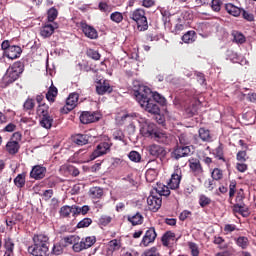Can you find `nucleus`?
<instances>
[{
  "mask_svg": "<svg viewBox=\"0 0 256 256\" xmlns=\"http://www.w3.org/2000/svg\"><path fill=\"white\" fill-rule=\"evenodd\" d=\"M4 247H5V252H14V247H15V244L14 242H12V239L11 238H7L5 239V243H4Z\"/></svg>",
  "mask_w": 256,
  "mask_h": 256,
  "instance_id": "obj_56",
  "label": "nucleus"
},
{
  "mask_svg": "<svg viewBox=\"0 0 256 256\" xmlns=\"http://www.w3.org/2000/svg\"><path fill=\"white\" fill-rule=\"evenodd\" d=\"M189 144H191V138L187 133H182L178 136V143L176 144V146L189 147Z\"/></svg>",
  "mask_w": 256,
  "mask_h": 256,
  "instance_id": "obj_35",
  "label": "nucleus"
},
{
  "mask_svg": "<svg viewBox=\"0 0 256 256\" xmlns=\"http://www.w3.org/2000/svg\"><path fill=\"white\" fill-rule=\"evenodd\" d=\"M222 5V0H212V2H210V8L213 12H221Z\"/></svg>",
  "mask_w": 256,
  "mask_h": 256,
  "instance_id": "obj_49",
  "label": "nucleus"
},
{
  "mask_svg": "<svg viewBox=\"0 0 256 256\" xmlns=\"http://www.w3.org/2000/svg\"><path fill=\"white\" fill-rule=\"evenodd\" d=\"M33 244L28 247V253L32 256H49L51 251L49 247L51 243L49 242V237L45 234L39 233L32 237Z\"/></svg>",
  "mask_w": 256,
  "mask_h": 256,
  "instance_id": "obj_2",
  "label": "nucleus"
},
{
  "mask_svg": "<svg viewBox=\"0 0 256 256\" xmlns=\"http://www.w3.org/2000/svg\"><path fill=\"white\" fill-rule=\"evenodd\" d=\"M123 13L116 11L110 14V20L115 24H121L123 22Z\"/></svg>",
  "mask_w": 256,
  "mask_h": 256,
  "instance_id": "obj_46",
  "label": "nucleus"
},
{
  "mask_svg": "<svg viewBox=\"0 0 256 256\" xmlns=\"http://www.w3.org/2000/svg\"><path fill=\"white\" fill-rule=\"evenodd\" d=\"M78 101H79V94H77L76 92H73L67 97L66 105H64V107L61 109V112L63 114H68L70 111H73L76 108Z\"/></svg>",
  "mask_w": 256,
  "mask_h": 256,
  "instance_id": "obj_8",
  "label": "nucleus"
},
{
  "mask_svg": "<svg viewBox=\"0 0 256 256\" xmlns=\"http://www.w3.org/2000/svg\"><path fill=\"white\" fill-rule=\"evenodd\" d=\"M141 256H160V252L156 247H152L142 252Z\"/></svg>",
  "mask_w": 256,
  "mask_h": 256,
  "instance_id": "obj_50",
  "label": "nucleus"
},
{
  "mask_svg": "<svg viewBox=\"0 0 256 256\" xmlns=\"http://www.w3.org/2000/svg\"><path fill=\"white\" fill-rule=\"evenodd\" d=\"M127 221L130 222L132 226H140L144 222V217L140 212H137L134 215H128Z\"/></svg>",
  "mask_w": 256,
  "mask_h": 256,
  "instance_id": "obj_24",
  "label": "nucleus"
},
{
  "mask_svg": "<svg viewBox=\"0 0 256 256\" xmlns=\"http://www.w3.org/2000/svg\"><path fill=\"white\" fill-rule=\"evenodd\" d=\"M190 172L195 176H199L204 173V168H202L201 161L198 158L190 157L188 159Z\"/></svg>",
  "mask_w": 256,
  "mask_h": 256,
  "instance_id": "obj_13",
  "label": "nucleus"
},
{
  "mask_svg": "<svg viewBox=\"0 0 256 256\" xmlns=\"http://www.w3.org/2000/svg\"><path fill=\"white\" fill-rule=\"evenodd\" d=\"M182 42L185 44H191L194 43L197 40V33L193 30H190L183 34L181 38Z\"/></svg>",
  "mask_w": 256,
  "mask_h": 256,
  "instance_id": "obj_32",
  "label": "nucleus"
},
{
  "mask_svg": "<svg viewBox=\"0 0 256 256\" xmlns=\"http://www.w3.org/2000/svg\"><path fill=\"white\" fill-rule=\"evenodd\" d=\"M36 115H38V117H51L49 115L48 104H39L38 107H36Z\"/></svg>",
  "mask_w": 256,
  "mask_h": 256,
  "instance_id": "obj_34",
  "label": "nucleus"
},
{
  "mask_svg": "<svg viewBox=\"0 0 256 256\" xmlns=\"http://www.w3.org/2000/svg\"><path fill=\"white\" fill-rule=\"evenodd\" d=\"M244 199H245V196L243 195V190L240 189L239 192H237L235 205H245V203L243 202Z\"/></svg>",
  "mask_w": 256,
  "mask_h": 256,
  "instance_id": "obj_62",
  "label": "nucleus"
},
{
  "mask_svg": "<svg viewBox=\"0 0 256 256\" xmlns=\"http://www.w3.org/2000/svg\"><path fill=\"white\" fill-rule=\"evenodd\" d=\"M58 18V10L56 8H50L48 10V21L53 22Z\"/></svg>",
  "mask_w": 256,
  "mask_h": 256,
  "instance_id": "obj_57",
  "label": "nucleus"
},
{
  "mask_svg": "<svg viewBox=\"0 0 256 256\" xmlns=\"http://www.w3.org/2000/svg\"><path fill=\"white\" fill-rule=\"evenodd\" d=\"M174 239H175V233L172 231H166L161 238L162 245H164V247H168L170 246V241L171 240L174 241Z\"/></svg>",
  "mask_w": 256,
  "mask_h": 256,
  "instance_id": "obj_39",
  "label": "nucleus"
},
{
  "mask_svg": "<svg viewBox=\"0 0 256 256\" xmlns=\"http://www.w3.org/2000/svg\"><path fill=\"white\" fill-rule=\"evenodd\" d=\"M90 225H92V219L84 218L82 221H79V224H77V228H88Z\"/></svg>",
  "mask_w": 256,
  "mask_h": 256,
  "instance_id": "obj_59",
  "label": "nucleus"
},
{
  "mask_svg": "<svg viewBox=\"0 0 256 256\" xmlns=\"http://www.w3.org/2000/svg\"><path fill=\"white\" fill-rule=\"evenodd\" d=\"M134 97L141 108H144L145 111L154 115L160 113V107L155 103L161 106L167 104V100L163 95L158 92H152L148 86L144 85L138 86V89L134 91Z\"/></svg>",
  "mask_w": 256,
  "mask_h": 256,
  "instance_id": "obj_1",
  "label": "nucleus"
},
{
  "mask_svg": "<svg viewBox=\"0 0 256 256\" xmlns=\"http://www.w3.org/2000/svg\"><path fill=\"white\" fill-rule=\"evenodd\" d=\"M222 178H223L222 170L219 169V168L213 169V171H212V179L215 180V181H219V180H222Z\"/></svg>",
  "mask_w": 256,
  "mask_h": 256,
  "instance_id": "obj_58",
  "label": "nucleus"
},
{
  "mask_svg": "<svg viewBox=\"0 0 256 256\" xmlns=\"http://www.w3.org/2000/svg\"><path fill=\"white\" fill-rule=\"evenodd\" d=\"M198 101L192 102L185 108L186 117L191 118L198 114Z\"/></svg>",
  "mask_w": 256,
  "mask_h": 256,
  "instance_id": "obj_29",
  "label": "nucleus"
},
{
  "mask_svg": "<svg viewBox=\"0 0 256 256\" xmlns=\"http://www.w3.org/2000/svg\"><path fill=\"white\" fill-rule=\"evenodd\" d=\"M242 18L246 20L249 23L255 22V15L252 14L249 11L243 10V13H241Z\"/></svg>",
  "mask_w": 256,
  "mask_h": 256,
  "instance_id": "obj_53",
  "label": "nucleus"
},
{
  "mask_svg": "<svg viewBox=\"0 0 256 256\" xmlns=\"http://www.w3.org/2000/svg\"><path fill=\"white\" fill-rule=\"evenodd\" d=\"M56 97H58V88L52 83L46 93V100H48L49 103H55Z\"/></svg>",
  "mask_w": 256,
  "mask_h": 256,
  "instance_id": "obj_31",
  "label": "nucleus"
},
{
  "mask_svg": "<svg viewBox=\"0 0 256 256\" xmlns=\"http://www.w3.org/2000/svg\"><path fill=\"white\" fill-rule=\"evenodd\" d=\"M224 9L227 13H229V15H232L233 17H239L243 13V11H245L244 8H238L232 3H227L224 6Z\"/></svg>",
  "mask_w": 256,
  "mask_h": 256,
  "instance_id": "obj_22",
  "label": "nucleus"
},
{
  "mask_svg": "<svg viewBox=\"0 0 256 256\" xmlns=\"http://www.w3.org/2000/svg\"><path fill=\"white\" fill-rule=\"evenodd\" d=\"M20 148L21 146L17 141H9L6 143V146H5L6 152H8V154L11 156L16 155Z\"/></svg>",
  "mask_w": 256,
  "mask_h": 256,
  "instance_id": "obj_26",
  "label": "nucleus"
},
{
  "mask_svg": "<svg viewBox=\"0 0 256 256\" xmlns=\"http://www.w3.org/2000/svg\"><path fill=\"white\" fill-rule=\"evenodd\" d=\"M232 211L234 214H240L244 218H248L250 215L249 209L245 207V204H234L232 207Z\"/></svg>",
  "mask_w": 256,
  "mask_h": 256,
  "instance_id": "obj_25",
  "label": "nucleus"
},
{
  "mask_svg": "<svg viewBox=\"0 0 256 256\" xmlns=\"http://www.w3.org/2000/svg\"><path fill=\"white\" fill-rule=\"evenodd\" d=\"M79 240L80 238L78 236H67L63 238V241L66 245H75Z\"/></svg>",
  "mask_w": 256,
  "mask_h": 256,
  "instance_id": "obj_54",
  "label": "nucleus"
},
{
  "mask_svg": "<svg viewBox=\"0 0 256 256\" xmlns=\"http://www.w3.org/2000/svg\"><path fill=\"white\" fill-rule=\"evenodd\" d=\"M98 10H100L101 13L109 15L110 12L113 11V6L109 5L105 1H101L100 3H98Z\"/></svg>",
  "mask_w": 256,
  "mask_h": 256,
  "instance_id": "obj_41",
  "label": "nucleus"
},
{
  "mask_svg": "<svg viewBox=\"0 0 256 256\" xmlns=\"http://www.w3.org/2000/svg\"><path fill=\"white\" fill-rule=\"evenodd\" d=\"M236 193V182L232 181L229 185V199L232 200L233 197H235Z\"/></svg>",
  "mask_w": 256,
  "mask_h": 256,
  "instance_id": "obj_63",
  "label": "nucleus"
},
{
  "mask_svg": "<svg viewBox=\"0 0 256 256\" xmlns=\"http://www.w3.org/2000/svg\"><path fill=\"white\" fill-rule=\"evenodd\" d=\"M64 247H65V245H63L62 242L54 243L52 251H50V253H52V255H56V256L62 255Z\"/></svg>",
  "mask_w": 256,
  "mask_h": 256,
  "instance_id": "obj_44",
  "label": "nucleus"
},
{
  "mask_svg": "<svg viewBox=\"0 0 256 256\" xmlns=\"http://www.w3.org/2000/svg\"><path fill=\"white\" fill-rule=\"evenodd\" d=\"M45 175H46V168L41 165L33 166L29 174L30 178L35 180H42L45 178Z\"/></svg>",
  "mask_w": 256,
  "mask_h": 256,
  "instance_id": "obj_15",
  "label": "nucleus"
},
{
  "mask_svg": "<svg viewBox=\"0 0 256 256\" xmlns=\"http://www.w3.org/2000/svg\"><path fill=\"white\" fill-rule=\"evenodd\" d=\"M113 221V218L108 215H101L100 218H98V226H109V224Z\"/></svg>",
  "mask_w": 256,
  "mask_h": 256,
  "instance_id": "obj_48",
  "label": "nucleus"
},
{
  "mask_svg": "<svg viewBox=\"0 0 256 256\" xmlns=\"http://www.w3.org/2000/svg\"><path fill=\"white\" fill-rule=\"evenodd\" d=\"M199 137L202 139V141L209 142L211 141V132L208 129L200 128Z\"/></svg>",
  "mask_w": 256,
  "mask_h": 256,
  "instance_id": "obj_47",
  "label": "nucleus"
},
{
  "mask_svg": "<svg viewBox=\"0 0 256 256\" xmlns=\"http://www.w3.org/2000/svg\"><path fill=\"white\" fill-rule=\"evenodd\" d=\"M26 177L27 174L26 173H20L18 174V176H16V178L14 179V185L18 188V189H22L25 187L26 184Z\"/></svg>",
  "mask_w": 256,
  "mask_h": 256,
  "instance_id": "obj_37",
  "label": "nucleus"
},
{
  "mask_svg": "<svg viewBox=\"0 0 256 256\" xmlns=\"http://www.w3.org/2000/svg\"><path fill=\"white\" fill-rule=\"evenodd\" d=\"M88 194L90 195L91 199H101L104 195V191L100 187H92L88 191Z\"/></svg>",
  "mask_w": 256,
  "mask_h": 256,
  "instance_id": "obj_36",
  "label": "nucleus"
},
{
  "mask_svg": "<svg viewBox=\"0 0 256 256\" xmlns=\"http://www.w3.org/2000/svg\"><path fill=\"white\" fill-rule=\"evenodd\" d=\"M87 57H90L93 60H100V54L96 50L88 49L87 50Z\"/></svg>",
  "mask_w": 256,
  "mask_h": 256,
  "instance_id": "obj_60",
  "label": "nucleus"
},
{
  "mask_svg": "<svg viewBox=\"0 0 256 256\" xmlns=\"http://www.w3.org/2000/svg\"><path fill=\"white\" fill-rule=\"evenodd\" d=\"M82 31L84 36L91 40H96L99 37L97 30L93 26H90L86 23H82Z\"/></svg>",
  "mask_w": 256,
  "mask_h": 256,
  "instance_id": "obj_20",
  "label": "nucleus"
},
{
  "mask_svg": "<svg viewBox=\"0 0 256 256\" xmlns=\"http://www.w3.org/2000/svg\"><path fill=\"white\" fill-rule=\"evenodd\" d=\"M128 159L134 163H139L141 161V155L137 151H131L130 154H128Z\"/></svg>",
  "mask_w": 256,
  "mask_h": 256,
  "instance_id": "obj_52",
  "label": "nucleus"
},
{
  "mask_svg": "<svg viewBox=\"0 0 256 256\" xmlns=\"http://www.w3.org/2000/svg\"><path fill=\"white\" fill-rule=\"evenodd\" d=\"M213 156H215V159L222 161L223 163H226L228 165V161L225 158V154L223 152V144L220 143L219 146L216 147V149L213 150Z\"/></svg>",
  "mask_w": 256,
  "mask_h": 256,
  "instance_id": "obj_30",
  "label": "nucleus"
},
{
  "mask_svg": "<svg viewBox=\"0 0 256 256\" xmlns=\"http://www.w3.org/2000/svg\"><path fill=\"white\" fill-rule=\"evenodd\" d=\"M36 106L35 99L28 97L26 98L25 102H23V112L28 113L31 115V112L34 111Z\"/></svg>",
  "mask_w": 256,
  "mask_h": 256,
  "instance_id": "obj_28",
  "label": "nucleus"
},
{
  "mask_svg": "<svg viewBox=\"0 0 256 256\" xmlns=\"http://www.w3.org/2000/svg\"><path fill=\"white\" fill-rule=\"evenodd\" d=\"M90 135L89 134H74L72 136V141L77 146H85L89 144Z\"/></svg>",
  "mask_w": 256,
  "mask_h": 256,
  "instance_id": "obj_21",
  "label": "nucleus"
},
{
  "mask_svg": "<svg viewBox=\"0 0 256 256\" xmlns=\"http://www.w3.org/2000/svg\"><path fill=\"white\" fill-rule=\"evenodd\" d=\"M74 211H73V216H78L80 214H82L83 216H85L87 213H89V206L87 205H84L83 207H79V206H76V205H72Z\"/></svg>",
  "mask_w": 256,
  "mask_h": 256,
  "instance_id": "obj_40",
  "label": "nucleus"
},
{
  "mask_svg": "<svg viewBox=\"0 0 256 256\" xmlns=\"http://www.w3.org/2000/svg\"><path fill=\"white\" fill-rule=\"evenodd\" d=\"M128 17L130 20L134 21L137 24V29L140 32H144L148 30V20L145 16V10L143 8H137L132 10Z\"/></svg>",
  "mask_w": 256,
  "mask_h": 256,
  "instance_id": "obj_5",
  "label": "nucleus"
},
{
  "mask_svg": "<svg viewBox=\"0 0 256 256\" xmlns=\"http://www.w3.org/2000/svg\"><path fill=\"white\" fill-rule=\"evenodd\" d=\"M191 146H179L176 145L174 148V152H172V157L175 160H179L181 158H185L192 155Z\"/></svg>",
  "mask_w": 256,
  "mask_h": 256,
  "instance_id": "obj_10",
  "label": "nucleus"
},
{
  "mask_svg": "<svg viewBox=\"0 0 256 256\" xmlns=\"http://www.w3.org/2000/svg\"><path fill=\"white\" fill-rule=\"evenodd\" d=\"M170 189H171L170 186L168 187L167 185H164L162 183H157L156 187L154 188L153 192H151V194L153 193L154 195L158 194L156 195V197H160V198L162 196L168 197L171 194Z\"/></svg>",
  "mask_w": 256,
  "mask_h": 256,
  "instance_id": "obj_16",
  "label": "nucleus"
},
{
  "mask_svg": "<svg viewBox=\"0 0 256 256\" xmlns=\"http://www.w3.org/2000/svg\"><path fill=\"white\" fill-rule=\"evenodd\" d=\"M186 28L185 24H175L174 29L172 30V33L175 35H179L181 32H183Z\"/></svg>",
  "mask_w": 256,
  "mask_h": 256,
  "instance_id": "obj_61",
  "label": "nucleus"
},
{
  "mask_svg": "<svg viewBox=\"0 0 256 256\" xmlns=\"http://www.w3.org/2000/svg\"><path fill=\"white\" fill-rule=\"evenodd\" d=\"M96 243V237L95 236H88L86 238H82L80 242L74 243L72 249L76 253H80L83 250H87L90 247L94 246Z\"/></svg>",
  "mask_w": 256,
  "mask_h": 256,
  "instance_id": "obj_6",
  "label": "nucleus"
},
{
  "mask_svg": "<svg viewBox=\"0 0 256 256\" xmlns=\"http://www.w3.org/2000/svg\"><path fill=\"white\" fill-rule=\"evenodd\" d=\"M55 29H58V24H46L40 29V36L43 38H49L55 32Z\"/></svg>",
  "mask_w": 256,
  "mask_h": 256,
  "instance_id": "obj_23",
  "label": "nucleus"
},
{
  "mask_svg": "<svg viewBox=\"0 0 256 256\" xmlns=\"http://www.w3.org/2000/svg\"><path fill=\"white\" fill-rule=\"evenodd\" d=\"M147 204L149 210L155 213L161 208V205L163 204V199L157 195H154V192H152V194L149 195V197L147 198Z\"/></svg>",
  "mask_w": 256,
  "mask_h": 256,
  "instance_id": "obj_12",
  "label": "nucleus"
},
{
  "mask_svg": "<svg viewBox=\"0 0 256 256\" xmlns=\"http://www.w3.org/2000/svg\"><path fill=\"white\" fill-rule=\"evenodd\" d=\"M188 247L190 250V255L192 256H199V248L198 245L194 242H189Z\"/></svg>",
  "mask_w": 256,
  "mask_h": 256,
  "instance_id": "obj_51",
  "label": "nucleus"
},
{
  "mask_svg": "<svg viewBox=\"0 0 256 256\" xmlns=\"http://www.w3.org/2000/svg\"><path fill=\"white\" fill-rule=\"evenodd\" d=\"M211 204V198L206 197V195H200L199 197V205L202 208H205L206 206Z\"/></svg>",
  "mask_w": 256,
  "mask_h": 256,
  "instance_id": "obj_55",
  "label": "nucleus"
},
{
  "mask_svg": "<svg viewBox=\"0 0 256 256\" xmlns=\"http://www.w3.org/2000/svg\"><path fill=\"white\" fill-rule=\"evenodd\" d=\"M100 119H101V115L97 111H94V112L83 111L79 117L80 123H82L83 125H89L92 123H96Z\"/></svg>",
  "mask_w": 256,
  "mask_h": 256,
  "instance_id": "obj_7",
  "label": "nucleus"
},
{
  "mask_svg": "<svg viewBox=\"0 0 256 256\" xmlns=\"http://www.w3.org/2000/svg\"><path fill=\"white\" fill-rule=\"evenodd\" d=\"M182 179V171L177 170L174 172V174L171 175V179H169L168 187L171 188V190H177L179 187V184L181 183Z\"/></svg>",
  "mask_w": 256,
  "mask_h": 256,
  "instance_id": "obj_18",
  "label": "nucleus"
},
{
  "mask_svg": "<svg viewBox=\"0 0 256 256\" xmlns=\"http://www.w3.org/2000/svg\"><path fill=\"white\" fill-rule=\"evenodd\" d=\"M134 118H136V113L122 111L115 116V123H117L118 126H123L127 123H131Z\"/></svg>",
  "mask_w": 256,
  "mask_h": 256,
  "instance_id": "obj_11",
  "label": "nucleus"
},
{
  "mask_svg": "<svg viewBox=\"0 0 256 256\" xmlns=\"http://www.w3.org/2000/svg\"><path fill=\"white\" fill-rule=\"evenodd\" d=\"M73 211H74L73 206L70 207L66 205L60 208L59 214H60V217L62 218H68L71 214L73 215Z\"/></svg>",
  "mask_w": 256,
  "mask_h": 256,
  "instance_id": "obj_43",
  "label": "nucleus"
},
{
  "mask_svg": "<svg viewBox=\"0 0 256 256\" xmlns=\"http://www.w3.org/2000/svg\"><path fill=\"white\" fill-rule=\"evenodd\" d=\"M145 137H149L152 140L158 142L159 144L170 145L174 136L168 132L158 131L153 128V125H149L147 132H145Z\"/></svg>",
  "mask_w": 256,
  "mask_h": 256,
  "instance_id": "obj_4",
  "label": "nucleus"
},
{
  "mask_svg": "<svg viewBox=\"0 0 256 256\" xmlns=\"http://www.w3.org/2000/svg\"><path fill=\"white\" fill-rule=\"evenodd\" d=\"M236 245L242 248V250H246L247 247L249 246V239L245 236H241L237 239H235Z\"/></svg>",
  "mask_w": 256,
  "mask_h": 256,
  "instance_id": "obj_45",
  "label": "nucleus"
},
{
  "mask_svg": "<svg viewBox=\"0 0 256 256\" xmlns=\"http://www.w3.org/2000/svg\"><path fill=\"white\" fill-rule=\"evenodd\" d=\"M111 142L107 140V142H100L96 146V150H94L93 154H91V160H95L96 158L106 155L110 152Z\"/></svg>",
  "mask_w": 256,
  "mask_h": 256,
  "instance_id": "obj_9",
  "label": "nucleus"
},
{
  "mask_svg": "<svg viewBox=\"0 0 256 256\" xmlns=\"http://www.w3.org/2000/svg\"><path fill=\"white\" fill-rule=\"evenodd\" d=\"M22 73H24V63L21 61L15 62L8 68V70H6L4 77H2L1 87L4 89L9 87V85L19 79Z\"/></svg>",
  "mask_w": 256,
  "mask_h": 256,
  "instance_id": "obj_3",
  "label": "nucleus"
},
{
  "mask_svg": "<svg viewBox=\"0 0 256 256\" xmlns=\"http://www.w3.org/2000/svg\"><path fill=\"white\" fill-rule=\"evenodd\" d=\"M22 49L19 46H12L11 48H8L4 50V56L8 58L9 60H16L21 56Z\"/></svg>",
  "mask_w": 256,
  "mask_h": 256,
  "instance_id": "obj_17",
  "label": "nucleus"
},
{
  "mask_svg": "<svg viewBox=\"0 0 256 256\" xmlns=\"http://www.w3.org/2000/svg\"><path fill=\"white\" fill-rule=\"evenodd\" d=\"M232 37H233V43H236L237 45H244L246 43V37L242 32H239L238 30L232 31Z\"/></svg>",
  "mask_w": 256,
  "mask_h": 256,
  "instance_id": "obj_33",
  "label": "nucleus"
},
{
  "mask_svg": "<svg viewBox=\"0 0 256 256\" xmlns=\"http://www.w3.org/2000/svg\"><path fill=\"white\" fill-rule=\"evenodd\" d=\"M149 154L154 157L165 156V149L163 146L152 144L149 146Z\"/></svg>",
  "mask_w": 256,
  "mask_h": 256,
  "instance_id": "obj_27",
  "label": "nucleus"
},
{
  "mask_svg": "<svg viewBox=\"0 0 256 256\" xmlns=\"http://www.w3.org/2000/svg\"><path fill=\"white\" fill-rule=\"evenodd\" d=\"M157 238V232L155 231L154 227H149L147 232H145L144 236L141 240V245L144 247H148V245L155 242V239Z\"/></svg>",
  "mask_w": 256,
  "mask_h": 256,
  "instance_id": "obj_14",
  "label": "nucleus"
},
{
  "mask_svg": "<svg viewBox=\"0 0 256 256\" xmlns=\"http://www.w3.org/2000/svg\"><path fill=\"white\" fill-rule=\"evenodd\" d=\"M40 118V127L45 129H51L53 124L52 116H39Z\"/></svg>",
  "mask_w": 256,
  "mask_h": 256,
  "instance_id": "obj_38",
  "label": "nucleus"
},
{
  "mask_svg": "<svg viewBox=\"0 0 256 256\" xmlns=\"http://www.w3.org/2000/svg\"><path fill=\"white\" fill-rule=\"evenodd\" d=\"M113 92V86H110L109 82L107 80H104L103 82H98L96 86V93L100 96H103L106 93H112Z\"/></svg>",
  "mask_w": 256,
  "mask_h": 256,
  "instance_id": "obj_19",
  "label": "nucleus"
},
{
  "mask_svg": "<svg viewBox=\"0 0 256 256\" xmlns=\"http://www.w3.org/2000/svg\"><path fill=\"white\" fill-rule=\"evenodd\" d=\"M157 170L154 168H149L145 173V179L148 183H153V181L157 178Z\"/></svg>",
  "mask_w": 256,
  "mask_h": 256,
  "instance_id": "obj_42",
  "label": "nucleus"
},
{
  "mask_svg": "<svg viewBox=\"0 0 256 256\" xmlns=\"http://www.w3.org/2000/svg\"><path fill=\"white\" fill-rule=\"evenodd\" d=\"M247 153L246 150H242L237 152L236 159L239 162L245 163L246 162Z\"/></svg>",
  "mask_w": 256,
  "mask_h": 256,
  "instance_id": "obj_64",
  "label": "nucleus"
}]
</instances>
